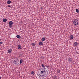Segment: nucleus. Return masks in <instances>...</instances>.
Instances as JSON below:
<instances>
[{"label": "nucleus", "mask_w": 79, "mask_h": 79, "mask_svg": "<svg viewBox=\"0 0 79 79\" xmlns=\"http://www.w3.org/2000/svg\"><path fill=\"white\" fill-rule=\"evenodd\" d=\"M40 75L42 76H45V72H41L40 73Z\"/></svg>", "instance_id": "3"}, {"label": "nucleus", "mask_w": 79, "mask_h": 79, "mask_svg": "<svg viewBox=\"0 0 79 79\" xmlns=\"http://www.w3.org/2000/svg\"><path fill=\"white\" fill-rule=\"evenodd\" d=\"M8 7H9V8H10V7H11V6H10V5H8Z\"/></svg>", "instance_id": "23"}, {"label": "nucleus", "mask_w": 79, "mask_h": 79, "mask_svg": "<svg viewBox=\"0 0 79 79\" xmlns=\"http://www.w3.org/2000/svg\"><path fill=\"white\" fill-rule=\"evenodd\" d=\"M13 24V22L12 21H10L9 22V26L10 28L12 27Z\"/></svg>", "instance_id": "2"}, {"label": "nucleus", "mask_w": 79, "mask_h": 79, "mask_svg": "<svg viewBox=\"0 0 79 79\" xmlns=\"http://www.w3.org/2000/svg\"><path fill=\"white\" fill-rule=\"evenodd\" d=\"M31 45H32L33 46H35V44L32 43Z\"/></svg>", "instance_id": "20"}, {"label": "nucleus", "mask_w": 79, "mask_h": 79, "mask_svg": "<svg viewBox=\"0 0 79 79\" xmlns=\"http://www.w3.org/2000/svg\"><path fill=\"white\" fill-rule=\"evenodd\" d=\"M45 40H46V39H45V38H43L41 39V40L42 41H45Z\"/></svg>", "instance_id": "12"}, {"label": "nucleus", "mask_w": 79, "mask_h": 79, "mask_svg": "<svg viewBox=\"0 0 79 79\" xmlns=\"http://www.w3.org/2000/svg\"><path fill=\"white\" fill-rule=\"evenodd\" d=\"M68 61L69 63H71L72 62V59L70 58L69 59Z\"/></svg>", "instance_id": "9"}, {"label": "nucleus", "mask_w": 79, "mask_h": 79, "mask_svg": "<svg viewBox=\"0 0 79 79\" xmlns=\"http://www.w3.org/2000/svg\"><path fill=\"white\" fill-rule=\"evenodd\" d=\"M11 3V1L10 0H8L7 1V4H10Z\"/></svg>", "instance_id": "8"}, {"label": "nucleus", "mask_w": 79, "mask_h": 79, "mask_svg": "<svg viewBox=\"0 0 79 79\" xmlns=\"http://www.w3.org/2000/svg\"><path fill=\"white\" fill-rule=\"evenodd\" d=\"M23 63V60L21 59L20 62V64H21V63Z\"/></svg>", "instance_id": "19"}, {"label": "nucleus", "mask_w": 79, "mask_h": 79, "mask_svg": "<svg viewBox=\"0 0 79 79\" xmlns=\"http://www.w3.org/2000/svg\"><path fill=\"white\" fill-rule=\"evenodd\" d=\"M42 69H46L45 67V66H44V64H42Z\"/></svg>", "instance_id": "7"}, {"label": "nucleus", "mask_w": 79, "mask_h": 79, "mask_svg": "<svg viewBox=\"0 0 79 79\" xmlns=\"http://www.w3.org/2000/svg\"><path fill=\"white\" fill-rule=\"evenodd\" d=\"M47 70L46 69H41V72H45V71Z\"/></svg>", "instance_id": "5"}, {"label": "nucleus", "mask_w": 79, "mask_h": 79, "mask_svg": "<svg viewBox=\"0 0 79 79\" xmlns=\"http://www.w3.org/2000/svg\"><path fill=\"white\" fill-rule=\"evenodd\" d=\"M76 12L77 13H79V10L77 9H76Z\"/></svg>", "instance_id": "14"}, {"label": "nucleus", "mask_w": 79, "mask_h": 79, "mask_svg": "<svg viewBox=\"0 0 79 79\" xmlns=\"http://www.w3.org/2000/svg\"><path fill=\"white\" fill-rule=\"evenodd\" d=\"M31 0H29V1H31Z\"/></svg>", "instance_id": "24"}, {"label": "nucleus", "mask_w": 79, "mask_h": 79, "mask_svg": "<svg viewBox=\"0 0 79 79\" xmlns=\"http://www.w3.org/2000/svg\"><path fill=\"white\" fill-rule=\"evenodd\" d=\"M57 72L58 73H59V74H60V70L59 69L57 70Z\"/></svg>", "instance_id": "17"}, {"label": "nucleus", "mask_w": 79, "mask_h": 79, "mask_svg": "<svg viewBox=\"0 0 79 79\" xmlns=\"http://www.w3.org/2000/svg\"><path fill=\"white\" fill-rule=\"evenodd\" d=\"M31 73L32 74L34 75V71H32L31 72Z\"/></svg>", "instance_id": "21"}, {"label": "nucleus", "mask_w": 79, "mask_h": 79, "mask_svg": "<svg viewBox=\"0 0 79 79\" xmlns=\"http://www.w3.org/2000/svg\"><path fill=\"white\" fill-rule=\"evenodd\" d=\"M16 37L18 39H21V36L19 35H17Z\"/></svg>", "instance_id": "11"}, {"label": "nucleus", "mask_w": 79, "mask_h": 79, "mask_svg": "<svg viewBox=\"0 0 79 79\" xmlns=\"http://www.w3.org/2000/svg\"><path fill=\"white\" fill-rule=\"evenodd\" d=\"M56 77H56V75L55 76H54V77H53V78L55 79L56 78Z\"/></svg>", "instance_id": "18"}, {"label": "nucleus", "mask_w": 79, "mask_h": 79, "mask_svg": "<svg viewBox=\"0 0 79 79\" xmlns=\"http://www.w3.org/2000/svg\"><path fill=\"white\" fill-rule=\"evenodd\" d=\"M7 52L8 53H10L12 52H13V51H12V49H9L7 51Z\"/></svg>", "instance_id": "4"}, {"label": "nucleus", "mask_w": 79, "mask_h": 79, "mask_svg": "<svg viewBox=\"0 0 79 79\" xmlns=\"http://www.w3.org/2000/svg\"><path fill=\"white\" fill-rule=\"evenodd\" d=\"M0 40H1V39L0 38Z\"/></svg>", "instance_id": "25"}, {"label": "nucleus", "mask_w": 79, "mask_h": 79, "mask_svg": "<svg viewBox=\"0 0 79 79\" xmlns=\"http://www.w3.org/2000/svg\"><path fill=\"white\" fill-rule=\"evenodd\" d=\"M39 44L40 45H43V43L42 42H40L39 43Z\"/></svg>", "instance_id": "13"}, {"label": "nucleus", "mask_w": 79, "mask_h": 79, "mask_svg": "<svg viewBox=\"0 0 79 79\" xmlns=\"http://www.w3.org/2000/svg\"><path fill=\"white\" fill-rule=\"evenodd\" d=\"M3 22H6V21H7V19H4L3 20Z\"/></svg>", "instance_id": "15"}, {"label": "nucleus", "mask_w": 79, "mask_h": 79, "mask_svg": "<svg viewBox=\"0 0 79 79\" xmlns=\"http://www.w3.org/2000/svg\"><path fill=\"white\" fill-rule=\"evenodd\" d=\"M77 44H78L76 42L75 43H74V45L75 46H77Z\"/></svg>", "instance_id": "16"}, {"label": "nucleus", "mask_w": 79, "mask_h": 79, "mask_svg": "<svg viewBox=\"0 0 79 79\" xmlns=\"http://www.w3.org/2000/svg\"><path fill=\"white\" fill-rule=\"evenodd\" d=\"M21 46L20 45H18V49H19V50H21Z\"/></svg>", "instance_id": "10"}, {"label": "nucleus", "mask_w": 79, "mask_h": 79, "mask_svg": "<svg viewBox=\"0 0 79 79\" xmlns=\"http://www.w3.org/2000/svg\"><path fill=\"white\" fill-rule=\"evenodd\" d=\"M2 44H3V42H0V45H2Z\"/></svg>", "instance_id": "22"}, {"label": "nucleus", "mask_w": 79, "mask_h": 79, "mask_svg": "<svg viewBox=\"0 0 79 79\" xmlns=\"http://www.w3.org/2000/svg\"><path fill=\"white\" fill-rule=\"evenodd\" d=\"M74 38V36L73 35H70L69 36V39H73Z\"/></svg>", "instance_id": "6"}, {"label": "nucleus", "mask_w": 79, "mask_h": 79, "mask_svg": "<svg viewBox=\"0 0 79 79\" xmlns=\"http://www.w3.org/2000/svg\"><path fill=\"white\" fill-rule=\"evenodd\" d=\"M73 24L76 26H77L78 25V23L79 22L78 20L76 19H75L73 21Z\"/></svg>", "instance_id": "1"}]
</instances>
